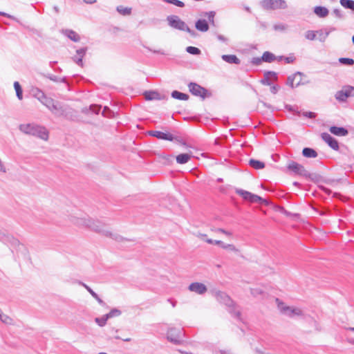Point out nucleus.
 <instances>
[{"label":"nucleus","mask_w":354,"mask_h":354,"mask_svg":"<svg viewBox=\"0 0 354 354\" xmlns=\"http://www.w3.org/2000/svg\"><path fill=\"white\" fill-rule=\"evenodd\" d=\"M171 95L173 98L177 99L179 100H187L189 97L187 94L181 93L178 91H172Z\"/></svg>","instance_id":"c756f323"},{"label":"nucleus","mask_w":354,"mask_h":354,"mask_svg":"<svg viewBox=\"0 0 354 354\" xmlns=\"http://www.w3.org/2000/svg\"><path fill=\"white\" fill-rule=\"evenodd\" d=\"M333 13L335 15L336 17L339 19H342L344 17L342 11L340 9L335 8L333 11Z\"/></svg>","instance_id":"864d4df0"},{"label":"nucleus","mask_w":354,"mask_h":354,"mask_svg":"<svg viewBox=\"0 0 354 354\" xmlns=\"http://www.w3.org/2000/svg\"><path fill=\"white\" fill-rule=\"evenodd\" d=\"M106 110H109V108H108V107L105 106V107H104V110H103V111H102V115H103L104 116H107V115H106Z\"/></svg>","instance_id":"338daca9"},{"label":"nucleus","mask_w":354,"mask_h":354,"mask_svg":"<svg viewBox=\"0 0 354 354\" xmlns=\"http://www.w3.org/2000/svg\"><path fill=\"white\" fill-rule=\"evenodd\" d=\"M322 139L333 150L339 149V143L337 140L328 133H322L321 134Z\"/></svg>","instance_id":"2eb2a0df"},{"label":"nucleus","mask_w":354,"mask_h":354,"mask_svg":"<svg viewBox=\"0 0 354 354\" xmlns=\"http://www.w3.org/2000/svg\"><path fill=\"white\" fill-rule=\"evenodd\" d=\"M221 58L229 64H239L241 63V60L235 55H223Z\"/></svg>","instance_id":"b1692460"},{"label":"nucleus","mask_w":354,"mask_h":354,"mask_svg":"<svg viewBox=\"0 0 354 354\" xmlns=\"http://www.w3.org/2000/svg\"><path fill=\"white\" fill-rule=\"evenodd\" d=\"M214 232H221L222 234H224L227 236H231L232 235V233L229 231H226L224 229H222V228H216L215 230H212Z\"/></svg>","instance_id":"6e6d98bb"},{"label":"nucleus","mask_w":354,"mask_h":354,"mask_svg":"<svg viewBox=\"0 0 354 354\" xmlns=\"http://www.w3.org/2000/svg\"><path fill=\"white\" fill-rule=\"evenodd\" d=\"M261 59L263 60V62L271 63L276 59V57L273 53L269 51H266L263 53L261 56Z\"/></svg>","instance_id":"cd10ccee"},{"label":"nucleus","mask_w":354,"mask_h":354,"mask_svg":"<svg viewBox=\"0 0 354 354\" xmlns=\"http://www.w3.org/2000/svg\"><path fill=\"white\" fill-rule=\"evenodd\" d=\"M148 134L160 140L172 141L174 136L169 133H164L160 131H149Z\"/></svg>","instance_id":"a211bd4d"},{"label":"nucleus","mask_w":354,"mask_h":354,"mask_svg":"<svg viewBox=\"0 0 354 354\" xmlns=\"http://www.w3.org/2000/svg\"><path fill=\"white\" fill-rule=\"evenodd\" d=\"M196 28L201 32H205L209 30V24L205 19H198L195 23Z\"/></svg>","instance_id":"4be33fe9"},{"label":"nucleus","mask_w":354,"mask_h":354,"mask_svg":"<svg viewBox=\"0 0 354 354\" xmlns=\"http://www.w3.org/2000/svg\"><path fill=\"white\" fill-rule=\"evenodd\" d=\"M55 102V100H54L53 98L46 96L41 104L44 105L48 110H50L53 106Z\"/></svg>","instance_id":"c9c22d12"},{"label":"nucleus","mask_w":354,"mask_h":354,"mask_svg":"<svg viewBox=\"0 0 354 354\" xmlns=\"http://www.w3.org/2000/svg\"><path fill=\"white\" fill-rule=\"evenodd\" d=\"M302 154L306 158H316L318 155L315 149L309 147H305L302 151Z\"/></svg>","instance_id":"c85d7f7f"},{"label":"nucleus","mask_w":354,"mask_h":354,"mask_svg":"<svg viewBox=\"0 0 354 354\" xmlns=\"http://www.w3.org/2000/svg\"><path fill=\"white\" fill-rule=\"evenodd\" d=\"M83 1L87 4H93V3H95L97 1L96 0H83Z\"/></svg>","instance_id":"e2e57ef3"},{"label":"nucleus","mask_w":354,"mask_h":354,"mask_svg":"<svg viewBox=\"0 0 354 354\" xmlns=\"http://www.w3.org/2000/svg\"><path fill=\"white\" fill-rule=\"evenodd\" d=\"M122 314V312L118 308H113L109 313L106 315V318H113L115 317H119Z\"/></svg>","instance_id":"58836bf2"},{"label":"nucleus","mask_w":354,"mask_h":354,"mask_svg":"<svg viewBox=\"0 0 354 354\" xmlns=\"http://www.w3.org/2000/svg\"><path fill=\"white\" fill-rule=\"evenodd\" d=\"M188 88L189 92L193 95L200 97L203 100L206 97H209L212 95L211 93L209 92L207 89L195 82H190L188 84Z\"/></svg>","instance_id":"0eeeda50"},{"label":"nucleus","mask_w":354,"mask_h":354,"mask_svg":"<svg viewBox=\"0 0 354 354\" xmlns=\"http://www.w3.org/2000/svg\"><path fill=\"white\" fill-rule=\"evenodd\" d=\"M186 51L192 55H198L201 54V51L198 48L194 46H188L186 48Z\"/></svg>","instance_id":"37998d69"},{"label":"nucleus","mask_w":354,"mask_h":354,"mask_svg":"<svg viewBox=\"0 0 354 354\" xmlns=\"http://www.w3.org/2000/svg\"><path fill=\"white\" fill-rule=\"evenodd\" d=\"M329 131L331 133L337 136H346L348 133V130L342 127L333 126L330 127Z\"/></svg>","instance_id":"412c9836"},{"label":"nucleus","mask_w":354,"mask_h":354,"mask_svg":"<svg viewBox=\"0 0 354 354\" xmlns=\"http://www.w3.org/2000/svg\"><path fill=\"white\" fill-rule=\"evenodd\" d=\"M189 290L196 292L198 295H203L207 290L206 286L202 283L194 282L189 284L188 287Z\"/></svg>","instance_id":"f3484780"},{"label":"nucleus","mask_w":354,"mask_h":354,"mask_svg":"<svg viewBox=\"0 0 354 354\" xmlns=\"http://www.w3.org/2000/svg\"><path fill=\"white\" fill-rule=\"evenodd\" d=\"M282 59H284L287 64H290V63L294 62V61L295 60V57L294 56H289V57L281 56V57H279V60H282Z\"/></svg>","instance_id":"de8ad7c7"},{"label":"nucleus","mask_w":354,"mask_h":354,"mask_svg":"<svg viewBox=\"0 0 354 354\" xmlns=\"http://www.w3.org/2000/svg\"><path fill=\"white\" fill-rule=\"evenodd\" d=\"M80 284H81L83 287H84L87 291L92 295V297L93 298H95L97 302L99 303V304H100L101 306H104L106 305V304L104 302L103 300H102L99 296L97 295V294H96L89 286H88L86 284H85L83 282H80L79 283Z\"/></svg>","instance_id":"393cba45"},{"label":"nucleus","mask_w":354,"mask_h":354,"mask_svg":"<svg viewBox=\"0 0 354 354\" xmlns=\"http://www.w3.org/2000/svg\"><path fill=\"white\" fill-rule=\"evenodd\" d=\"M261 5L266 10L285 9L287 8L285 0H263Z\"/></svg>","instance_id":"1a4fd4ad"},{"label":"nucleus","mask_w":354,"mask_h":354,"mask_svg":"<svg viewBox=\"0 0 354 354\" xmlns=\"http://www.w3.org/2000/svg\"><path fill=\"white\" fill-rule=\"evenodd\" d=\"M109 318H106V315H104L101 317H96L95 319V322L101 327L106 325L107 320Z\"/></svg>","instance_id":"79ce46f5"},{"label":"nucleus","mask_w":354,"mask_h":354,"mask_svg":"<svg viewBox=\"0 0 354 354\" xmlns=\"http://www.w3.org/2000/svg\"><path fill=\"white\" fill-rule=\"evenodd\" d=\"M330 32V30H328V31L326 30L325 32H324L323 30H321L319 31H316V33L319 34V40L322 42L325 41V40L328 37Z\"/></svg>","instance_id":"a19ab883"},{"label":"nucleus","mask_w":354,"mask_h":354,"mask_svg":"<svg viewBox=\"0 0 354 354\" xmlns=\"http://www.w3.org/2000/svg\"><path fill=\"white\" fill-rule=\"evenodd\" d=\"M250 292H251V294L254 297L260 295L263 293V290L259 288H251Z\"/></svg>","instance_id":"3c124183"},{"label":"nucleus","mask_w":354,"mask_h":354,"mask_svg":"<svg viewBox=\"0 0 354 354\" xmlns=\"http://www.w3.org/2000/svg\"><path fill=\"white\" fill-rule=\"evenodd\" d=\"M303 74L300 72H297L295 74L290 75L287 79V85L290 86L292 88L295 87H297L301 84H304L301 82V77Z\"/></svg>","instance_id":"ddd939ff"},{"label":"nucleus","mask_w":354,"mask_h":354,"mask_svg":"<svg viewBox=\"0 0 354 354\" xmlns=\"http://www.w3.org/2000/svg\"><path fill=\"white\" fill-rule=\"evenodd\" d=\"M19 129L26 134L36 136L44 140H47L48 138V133L46 129L37 124H21L19 125Z\"/></svg>","instance_id":"7ed1b4c3"},{"label":"nucleus","mask_w":354,"mask_h":354,"mask_svg":"<svg viewBox=\"0 0 354 354\" xmlns=\"http://www.w3.org/2000/svg\"><path fill=\"white\" fill-rule=\"evenodd\" d=\"M0 15L6 17H8L9 19H11L12 20L18 21L17 19L15 17H14L12 15H9L8 13H6V12H0Z\"/></svg>","instance_id":"4d7b16f0"},{"label":"nucleus","mask_w":354,"mask_h":354,"mask_svg":"<svg viewBox=\"0 0 354 354\" xmlns=\"http://www.w3.org/2000/svg\"><path fill=\"white\" fill-rule=\"evenodd\" d=\"M71 222L79 227H87L93 231L101 233L106 236H110L113 239L118 241L120 237L115 234L112 233L106 229V226L98 220H93L87 216L82 217L73 216Z\"/></svg>","instance_id":"f257e3e1"},{"label":"nucleus","mask_w":354,"mask_h":354,"mask_svg":"<svg viewBox=\"0 0 354 354\" xmlns=\"http://www.w3.org/2000/svg\"><path fill=\"white\" fill-rule=\"evenodd\" d=\"M50 79L54 82H57L58 81V77L57 76H55V75H52L50 77Z\"/></svg>","instance_id":"0e129e2a"},{"label":"nucleus","mask_w":354,"mask_h":354,"mask_svg":"<svg viewBox=\"0 0 354 354\" xmlns=\"http://www.w3.org/2000/svg\"><path fill=\"white\" fill-rule=\"evenodd\" d=\"M338 61L341 64L344 65L352 66L354 64V59L352 58L340 57Z\"/></svg>","instance_id":"4c0bfd02"},{"label":"nucleus","mask_w":354,"mask_h":354,"mask_svg":"<svg viewBox=\"0 0 354 354\" xmlns=\"http://www.w3.org/2000/svg\"><path fill=\"white\" fill-rule=\"evenodd\" d=\"M236 193L241 196L244 200L250 203L259 202L261 203L267 204V201L266 199H263L259 196L254 194L250 192L241 189H236Z\"/></svg>","instance_id":"6e6552de"},{"label":"nucleus","mask_w":354,"mask_h":354,"mask_svg":"<svg viewBox=\"0 0 354 354\" xmlns=\"http://www.w3.org/2000/svg\"><path fill=\"white\" fill-rule=\"evenodd\" d=\"M0 241L6 244H10L12 248H17L20 245L19 240L10 234H6L4 231L0 229Z\"/></svg>","instance_id":"f8f14e48"},{"label":"nucleus","mask_w":354,"mask_h":354,"mask_svg":"<svg viewBox=\"0 0 354 354\" xmlns=\"http://www.w3.org/2000/svg\"><path fill=\"white\" fill-rule=\"evenodd\" d=\"M286 109L289 111H291L297 115H299L300 114V112L298 111V109L297 107L296 106H291V105H286Z\"/></svg>","instance_id":"8fccbe9b"},{"label":"nucleus","mask_w":354,"mask_h":354,"mask_svg":"<svg viewBox=\"0 0 354 354\" xmlns=\"http://www.w3.org/2000/svg\"><path fill=\"white\" fill-rule=\"evenodd\" d=\"M214 295L218 302L227 307V310L232 316L238 320H241V314L239 309L227 294L222 291H216Z\"/></svg>","instance_id":"f03ea898"},{"label":"nucleus","mask_w":354,"mask_h":354,"mask_svg":"<svg viewBox=\"0 0 354 354\" xmlns=\"http://www.w3.org/2000/svg\"><path fill=\"white\" fill-rule=\"evenodd\" d=\"M53 9H54V10H55L56 12H59V8H58V7H57V6H55L53 7Z\"/></svg>","instance_id":"774afa93"},{"label":"nucleus","mask_w":354,"mask_h":354,"mask_svg":"<svg viewBox=\"0 0 354 354\" xmlns=\"http://www.w3.org/2000/svg\"><path fill=\"white\" fill-rule=\"evenodd\" d=\"M322 189H323L326 193H327V194H330V191L328 188L324 187H322Z\"/></svg>","instance_id":"69168bd1"},{"label":"nucleus","mask_w":354,"mask_h":354,"mask_svg":"<svg viewBox=\"0 0 354 354\" xmlns=\"http://www.w3.org/2000/svg\"><path fill=\"white\" fill-rule=\"evenodd\" d=\"M302 114L304 117L311 118V119L315 118L316 117V113L314 112H311V111H306V112H304Z\"/></svg>","instance_id":"5fc2aeb1"},{"label":"nucleus","mask_w":354,"mask_h":354,"mask_svg":"<svg viewBox=\"0 0 354 354\" xmlns=\"http://www.w3.org/2000/svg\"><path fill=\"white\" fill-rule=\"evenodd\" d=\"M354 96V86H345L342 90L337 91L335 94V98L339 102H346L349 97Z\"/></svg>","instance_id":"9d476101"},{"label":"nucleus","mask_w":354,"mask_h":354,"mask_svg":"<svg viewBox=\"0 0 354 354\" xmlns=\"http://www.w3.org/2000/svg\"><path fill=\"white\" fill-rule=\"evenodd\" d=\"M117 11L122 15H129L131 13V8H124L122 6H119L116 8Z\"/></svg>","instance_id":"e433bc0d"},{"label":"nucleus","mask_w":354,"mask_h":354,"mask_svg":"<svg viewBox=\"0 0 354 354\" xmlns=\"http://www.w3.org/2000/svg\"><path fill=\"white\" fill-rule=\"evenodd\" d=\"M305 37L306 39L313 41L316 38V32L313 30H308L305 33Z\"/></svg>","instance_id":"49530a36"},{"label":"nucleus","mask_w":354,"mask_h":354,"mask_svg":"<svg viewBox=\"0 0 354 354\" xmlns=\"http://www.w3.org/2000/svg\"><path fill=\"white\" fill-rule=\"evenodd\" d=\"M216 12L214 11H209L205 12L204 16L207 17L209 22L212 25H215L214 22V17H215Z\"/></svg>","instance_id":"ea45409f"},{"label":"nucleus","mask_w":354,"mask_h":354,"mask_svg":"<svg viewBox=\"0 0 354 354\" xmlns=\"http://www.w3.org/2000/svg\"><path fill=\"white\" fill-rule=\"evenodd\" d=\"M147 100H160V94L156 91H146L144 93Z\"/></svg>","instance_id":"2f4dec72"},{"label":"nucleus","mask_w":354,"mask_h":354,"mask_svg":"<svg viewBox=\"0 0 354 354\" xmlns=\"http://www.w3.org/2000/svg\"><path fill=\"white\" fill-rule=\"evenodd\" d=\"M50 111L56 116H64L65 118H68L69 115L73 112V109L71 108L58 101H55L54 102V104Z\"/></svg>","instance_id":"423d86ee"},{"label":"nucleus","mask_w":354,"mask_h":354,"mask_svg":"<svg viewBox=\"0 0 354 354\" xmlns=\"http://www.w3.org/2000/svg\"><path fill=\"white\" fill-rule=\"evenodd\" d=\"M101 108V106L96 104H93L90 106V110L95 114H97L100 111Z\"/></svg>","instance_id":"603ef678"},{"label":"nucleus","mask_w":354,"mask_h":354,"mask_svg":"<svg viewBox=\"0 0 354 354\" xmlns=\"http://www.w3.org/2000/svg\"><path fill=\"white\" fill-rule=\"evenodd\" d=\"M167 337L171 342L178 344L181 342V332L178 329L170 328L167 331Z\"/></svg>","instance_id":"4468645a"},{"label":"nucleus","mask_w":354,"mask_h":354,"mask_svg":"<svg viewBox=\"0 0 354 354\" xmlns=\"http://www.w3.org/2000/svg\"><path fill=\"white\" fill-rule=\"evenodd\" d=\"M216 37L222 42L227 43L228 41V39L222 35H217Z\"/></svg>","instance_id":"052dcab7"},{"label":"nucleus","mask_w":354,"mask_h":354,"mask_svg":"<svg viewBox=\"0 0 354 354\" xmlns=\"http://www.w3.org/2000/svg\"><path fill=\"white\" fill-rule=\"evenodd\" d=\"M273 28L275 30L283 31L287 28V25L284 24H279L274 25Z\"/></svg>","instance_id":"09e8293b"},{"label":"nucleus","mask_w":354,"mask_h":354,"mask_svg":"<svg viewBox=\"0 0 354 354\" xmlns=\"http://www.w3.org/2000/svg\"><path fill=\"white\" fill-rule=\"evenodd\" d=\"M32 95L34 97L37 99L41 103L43 102V100L46 97V94L39 88H32Z\"/></svg>","instance_id":"bb28decb"},{"label":"nucleus","mask_w":354,"mask_h":354,"mask_svg":"<svg viewBox=\"0 0 354 354\" xmlns=\"http://www.w3.org/2000/svg\"><path fill=\"white\" fill-rule=\"evenodd\" d=\"M339 3L342 6L346 9H350L354 11V1L353 0H340Z\"/></svg>","instance_id":"72a5a7b5"},{"label":"nucleus","mask_w":354,"mask_h":354,"mask_svg":"<svg viewBox=\"0 0 354 354\" xmlns=\"http://www.w3.org/2000/svg\"><path fill=\"white\" fill-rule=\"evenodd\" d=\"M271 78H272L274 80H277V73L274 71H266L263 75V78L261 80V83L263 85L271 86Z\"/></svg>","instance_id":"aec40b11"},{"label":"nucleus","mask_w":354,"mask_h":354,"mask_svg":"<svg viewBox=\"0 0 354 354\" xmlns=\"http://www.w3.org/2000/svg\"><path fill=\"white\" fill-rule=\"evenodd\" d=\"M62 32L65 36H66L71 40L75 42H77L80 40V35L73 30L66 29L64 30Z\"/></svg>","instance_id":"5701e85b"},{"label":"nucleus","mask_w":354,"mask_h":354,"mask_svg":"<svg viewBox=\"0 0 354 354\" xmlns=\"http://www.w3.org/2000/svg\"><path fill=\"white\" fill-rule=\"evenodd\" d=\"M88 48L87 47H84L79 48L76 50V55H75L72 59L75 63H76L78 66H83V57L85 56Z\"/></svg>","instance_id":"6ab92c4d"},{"label":"nucleus","mask_w":354,"mask_h":354,"mask_svg":"<svg viewBox=\"0 0 354 354\" xmlns=\"http://www.w3.org/2000/svg\"><path fill=\"white\" fill-rule=\"evenodd\" d=\"M262 61L261 57H254L252 60V63L254 65H259Z\"/></svg>","instance_id":"bf43d9fd"},{"label":"nucleus","mask_w":354,"mask_h":354,"mask_svg":"<svg viewBox=\"0 0 354 354\" xmlns=\"http://www.w3.org/2000/svg\"><path fill=\"white\" fill-rule=\"evenodd\" d=\"M279 86L277 85H272L270 86V92L273 94H276L279 91Z\"/></svg>","instance_id":"13d9d810"},{"label":"nucleus","mask_w":354,"mask_h":354,"mask_svg":"<svg viewBox=\"0 0 354 354\" xmlns=\"http://www.w3.org/2000/svg\"><path fill=\"white\" fill-rule=\"evenodd\" d=\"M169 25L177 30L185 31L189 33L192 36H195L196 32L194 30H191L185 21L181 20L179 17L176 15H170L167 18Z\"/></svg>","instance_id":"20e7f679"},{"label":"nucleus","mask_w":354,"mask_h":354,"mask_svg":"<svg viewBox=\"0 0 354 354\" xmlns=\"http://www.w3.org/2000/svg\"><path fill=\"white\" fill-rule=\"evenodd\" d=\"M147 49L154 53H158V54H160V55H166L165 52L164 50H151V48H147Z\"/></svg>","instance_id":"680f3d73"},{"label":"nucleus","mask_w":354,"mask_h":354,"mask_svg":"<svg viewBox=\"0 0 354 354\" xmlns=\"http://www.w3.org/2000/svg\"><path fill=\"white\" fill-rule=\"evenodd\" d=\"M314 12L318 17L324 18L328 16L329 11L326 7L316 6L314 8Z\"/></svg>","instance_id":"a878e982"},{"label":"nucleus","mask_w":354,"mask_h":354,"mask_svg":"<svg viewBox=\"0 0 354 354\" xmlns=\"http://www.w3.org/2000/svg\"><path fill=\"white\" fill-rule=\"evenodd\" d=\"M205 241L209 244H215L221 246L222 248L234 252H238L239 250L233 244H227L218 240H212L211 239H205Z\"/></svg>","instance_id":"dca6fc26"},{"label":"nucleus","mask_w":354,"mask_h":354,"mask_svg":"<svg viewBox=\"0 0 354 354\" xmlns=\"http://www.w3.org/2000/svg\"><path fill=\"white\" fill-rule=\"evenodd\" d=\"M164 2L175 5L176 6L183 8L185 6V3L180 0H162Z\"/></svg>","instance_id":"a18cd8bd"},{"label":"nucleus","mask_w":354,"mask_h":354,"mask_svg":"<svg viewBox=\"0 0 354 354\" xmlns=\"http://www.w3.org/2000/svg\"><path fill=\"white\" fill-rule=\"evenodd\" d=\"M191 159V155L188 153H180L176 156V162L178 164H185Z\"/></svg>","instance_id":"7c9ffc66"},{"label":"nucleus","mask_w":354,"mask_h":354,"mask_svg":"<svg viewBox=\"0 0 354 354\" xmlns=\"http://www.w3.org/2000/svg\"><path fill=\"white\" fill-rule=\"evenodd\" d=\"M14 88L16 91L17 97L19 100H22L23 98V91L21 85L18 82H14Z\"/></svg>","instance_id":"f704fd0d"},{"label":"nucleus","mask_w":354,"mask_h":354,"mask_svg":"<svg viewBox=\"0 0 354 354\" xmlns=\"http://www.w3.org/2000/svg\"><path fill=\"white\" fill-rule=\"evenodd\" d=\"M276 301L279 311L283 315L291 318L303 316V311L300 308L286 306L284 303L280 301L279 299H277Z\"/></svg>","instance_id":"39448f33"},{"label":"nucleus","mask_w":354,"mask_h":354,"mask_svg":"<svg viewBox=\"0 0 354 354\" xmlns=\"http://www.w3.org/2000/svg\"><path fill=\"white\" fill-rule=\"evenodd\" d=\"M288 169L296 174H298L301 176H304L306 178H311L312 174H310L303 165L296 162H291L288 165Z\"/></svg>","instance_id":"9b49d317"},{"label":"nucleus","mask_w":354,"mask_h":354,"mask_svg":"<svg viewBox=\"0 0 354 354\" xmlns=\"http://www.w3.org/2000/svg\"><path fill=\"white\" fill-rule=\"evenodd\" d=\"M249 165L255 169H261L265 167L264 162L254 159L250 160Z\"/></svg>","instance_id":"473e14b6"},{"label":"nucleus","mask_w":354,"mask_h":354,"mask_svg":"<svg viewBox=\"0 0 354 354\" xmlns=\"http://www.w3.org/2000/svg\"><path fill=\"white\" fill-rule=\"evenodd\" d=\"M0 320L3 323L6 324H12L13 323V320L11 317H10L9 316L4 315L3 313H1V315L0 316Z\"/></svg>","instance_id":"c03bdc74"}]
</instances>
